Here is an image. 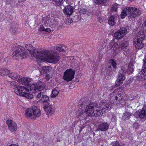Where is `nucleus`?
Returning <instances> with one entry per match:
<instances>
[{
	"label": "nucleus",
	"instance_id": "f257e3e1",
	"mask_svg": "<svg viewBox=\"0 0 146 146\" xmlns=\"http://www.w3.org/2000/svg\"><path fill=\"white\" fill-rule=\"evenodd\" d=\"M82 106H84L85 110L84 112L86 115L92 117L96 115H100L101 114V112L102 111L98 107V105L95 103H91L87 104L84 102L83 103L81 104Z\"/></svg>",
	"mask_w": 146,
	"mask_h": 146
},
{
	"label": "nucleus",
	"instance_id": "f03ea898",
	"mask_svg": "<svg viewBox=\"0 0 146 146\" xmlns=\"http://www.w3.org/2000/svg\"><path fill=\"white\" fill-rule=\"evenodd\" d=\"M38 53L40 59L47 60L50 63H56L60 59V57L58 54L54 53L50 55L51 53L48 50H42L39 52Z\"/></svg>",
	"mask_w": 146,
	"mask_h": 146
},
{
	"label": "nucleus",
	"instance_id": "7ed1b4c3",
	"mask_svg": "<svg viewBox=\"0 0 146 146\" xmlns=\"http://www.w3.org/2000/svg\"><path fill=\"white\" fill-rule=\"evenodd\" d=\"M25 114L27 117L35 119L36 117H38L40 116L41 113L37 107L33 106L32 109L28 108L26 110Z\"/></svg>",
	"mask_w": 146,
	"mask_h": 146
},
{
	"label": "nucleus",
	"instance_id": "20e7f679",
	"mask_svg": "<svg viewBox=\"0 0 146 146\" xmlns=\"http://www.w3.org/2000/svg\"><path fill=\"white\" fill-rule=\"evenodd\" d=\"M122 92L115 90L111 94L110 102L111 104H117L123 98Z\"/></svg>",
	"mask_w": 146,
	"mask_h": 146
},
{
	"label": "nucleus",
	"instance_id": "39448f33",
	"mask_svg": "<svg viewBox=\"0 0 146 146\" xmlns=\"http://www.w3.org/2000/svg\"><path fill=\"white\" fill-rule=\"evenodd\" d=\"M42 50H40L38 51L35 50V48L31 45L30 44H26L25 46V48H24V52L26 53V55L28 56L33 57L35 56L36 58L40 59L39 56L38 54L39 52Z\"/></svg>",
	"mask_w": 146,
	"mask_h": 146
},
{
	"label": "nucleus",
	"instance_id": "423d86ee",
	"mask_svg": "<svg viewBox=\"0 0 146 146\" xmlns=\"http://www.w3.org/2000/svg\"><path fill=\"white\" fill-rule=\"evenodd\" d=\"M126 9L128 10L127 15L128 18L131 19L140 15L141 13L140 10L134 7H128Z\"/></svg>",
	"mask_w": 146,
	"mask_h": 146
},
{
	"label": "nucleus",
	"instance_id": "0eeeda50",
	"mask_svg": "<svg viewBox=\"0 0 146 146\" xmlns=\"http://www.w3.org/2000/svg\"><path fill=\"white\" fill-rule=\"evenodd\" d=\"M26 53L24 52V48L21 46H19L18 49L14 51L12 54L13 59L17 60L21 58V59L25 58Z\"/></svg>",
	"mask_w": 146,
	"mask_h": 146
},
{
	"label": "nucleus",
	"instance_id": "6e6552de",
	"mask_svg": "<svg viewBox=\"0 0 146 146\" xmlns=\"http://www.w3.org/2000/svg\"><path fill=\"white\" fill-rule=\"evenodd\" d=\"M125 72L122 69H121L119 72L118 76L115 83V86L117 87L122 84L123 81L125 80V77L124 76Z\"/></svg>",
	"mask_w": 146,
	"mask_h": 146
},
{
	"label": "nucleus",
	"instance_id": "1a4fd4ad",
	"mask_svg": "<svg viewBox=\"0 0 146 146\" xmlns=\"http://www.w3.org/2000/svg\"><path fill=\"white\" fill-rule=\"evenodd\" d=\"M127 33V29L124 27L121 28L114 34L115 39L119 40L122 38Z\"/></svg>",
	"mask_w": 146,
	"mask_h": 146
},
{
	"label": "nucleus",
	"instance_id": "9d476101",
	"mask_svg": "<svg viewBox=\"0 0 146 146\" xmlns=\"http://www.w3.org/2000/svg\"><path fill=\"white\" fill-rule=\"evenodd\" d=\"M74 72L71 69H67L64 73V78L67 82L71 81L74 78Z\"/></svg>",
	"mask_w": 146,
	"mask_h": 146
},
{
	"label": "nucleus",
	"instance_id": "9b49d317",
	"mask_svg": "<svg viewBox=\"0 0 146 146\" xmlns=\"http://www.w3.org/2000/svg\"><path fill=\"white\" fill-rule=\"evenodd\" d=\"M6 123L8 126V129L10 131L13 132L17 130V124L15 122L11 120H7L6 121Z\"/></svg>",
	"mask_w": 146,
	"mask_h": 146
},
{
	"label": "nucleus",
	"instance_id": "f8f14e48",
	"mask_svg": "<svg viewBox=\"0 0 146 146\" xmlns=\"http://www.w3.org/2000/svg\"><path fill=\"white\" fill-rule=\"evenodd\" d=\"M109 127V125L107 122H104L100 124L98 126L96 131H107Z\"/></svg>",
	"mask_w": 146,
	"mask_h": 146
},
{
	"label": "nucleus",
	"instance_id": "ddd939ff",
	"mask_svg": "<svg viewBox=\"0 0 146 146\" xmlns=\"http://www.w3.org/2000/svg\"><path fill=\"white\" fill-rule=\"evenodd\" d=\"M15 93L17 95L20 96L23 95V93L26 91V89L25 87L22 86H18L15 88H13Z\"/></svg>",
	"mask_w": 146,
	"mask_h": 146
},
{
	"label": "nucleus",
	"instance_id": "4468645a",
	"mask_svg": "<svg viewBox=\"0 0 146 146\" xmlns=\"http://www.w3.org/2000/svg\"><path fill=\"white\" fill-rule=\"evenodd\" d=\"M119 46L116 42H114L113 41H111L109 45V48L111 50L113 53L117 54L119 53L118 51V48Z\"/></svg>",
	"mask_w": 146,
	"mask_h": 146
},
{
	"label": "nucleus",
	"instance_id": "2eb2a0df",
	"mask_svg": "<svg viewBox=\"0 0 146 146\" xmlns=\"http://www.w3.org/2000/svg\"><path fill=\"white\" fill-rule=\"evenodd\" d=\"M137 80H146V67L142 69L137 76Z\"/></svg>",
	"mask_w": 146,
	"mask_h": 146
},
{
	"label": "nucleus",
	"instance_id": "dca6fc26",
	"mask_svg": "<svg viewBox=\"0 0 146 146\" xmlns=\"http://www.w3.org/2000/svg\"><path fill=\"white\" fill-rule=\"evenodd\" d=\"M143 40H138V38H135L133 41V44L135 48L138 49L142 48L144 46V44L142 42Z\"/></svg>",
	"mask_w": 146,
	"mask_h": 146
},
{
	"label": "nucleus",
	"instance_id": "f3484780",
	"mask_svg": "<svg viewBox=\"0 0 146 146\" xmlns=\"http://www.w3.org/2000/svg\"><path fill=\"white\" fill-rule=\"evenodd\" d=\"M110 69H109L108 68V66H103L102 68V70L101 72L104 75H106L107 74H109L110 76H111L112 75V74H114L113 71L115 72L114 70H110Z\"/></svg>",
	"mask_w": 146,
	"mask_h": 146
},
{
	"label": "nucleus",
	"instance_id": "a211bd4d",
	"mask_svg": "<svg viewBox=\"0 0 146 146\" xmlns=\"http://www.w3.org/2000/svg\"><path fill=\"white\" fill-rule=\"evenodd\" d=\"M9 77L14 80H16L19 83L20 81L21 82V77L19 74L14 72H12L11 73H9Z\"/></svg>",
	"mask_w": 146,
	"mask_h": 146
},
{
	"label": "nucleus",
	"instance_id": "6ab92c4d",
	"mask_svg": "<svg viewBox=\"0 0 146 146\" xmlns=\"http://www.w3.org/2000/svg\"><path fill=\"white\" fill-rule=\"evenodd\" d=\"M26 87H25L26 89V91L29 92L33 90V93H35L36 92V85H35L34 84H28Z\"/></svg>",
	"mask_w": 146,
	"mask_h": 146
},
{
	"label": "nucleus",
	"instance_id": "aec40b11",
	"mask_svg": "<svg viewBox=\"0 0 146 146\" xmlns=\"http://www.w3.org/2000/svg\"><path fill=\"white\" fill-rule=\"evenodd\" d=\"M128 45V42L127 41H124L122 42L119 46L118 51L119 52L122 50H124L127 48Z\"/></svg>",
	"mask_w": 146,
	"mask_h": 146
},
{
	"label": "nucleus",
	"instance_id": "412c9836",
	"mask_svg": "<svg viewBox=\"0 0 146 146\" xmlns=\"http://www.w3.org/2000/svg\"><path fill=\"white\" fill-rule=\"evenodd\" d=\"M73 7L70 5L66 6L64 9V13L68 15H71L73 12Z\"/></svg>",
	"mask_w": 146,
	"mask_h": 146
},
{
	"label": "nucleus",
	"instance_id": "4be33fe9",
	"mask_svg": "<svg viewBox=\"0 0 146 146\" xmlns=\"http://www.w3.org/2000/svg\"><path fill=\"white\" fill-rule=\"evenodd\" d=\"M45 86V85L44 83L39 81L36 84V90L39 91H41L43 90Z\"/></svg>",
	"mask_w": 146,
	"mask_h": 146
},
{
	"label": "nucleus",
	"instance_id": "5701e85b",
	"mask_svg": "<svg viewBox=\"0 0 146 146\" xmlns=\"http://www.w3.org/2000/svg\"><path fill=\"white\" fill-rule=\"evenodd\" d=\"M56 49L60 52H65L67 49V48L65 45L62 44L57 45Z\"/></svg>",
	"mask_w": 146,
	"mask_h": 146
},
{
	"label": "nucleus",
	"instance_id": "b1692460",
	"mask_svg": "<svg viewBox=\"0 0 146 146\" xmlns=\"http://www.w3.org/2000/svg\"><path fill=\"white\" fill-rule=\"evenodd\" d=\"M43 108L45 111L47 113H49L51 111L52 108L50 104L48 103L44 105Z\"/></svg>",
	"mask_w": 146,
	"mask_h": 146
},
{
	"label": "nucleus",
	"instance_id": "393cba45",
	"mask_svg": "<svg viewBox=\"0 0 146 146\" xmlns=\"http://www.w3.org/2000/svg\"><path fill=\"white\" fill-rule=\"evenodd\" d=\"M145 37V34L144 32L143 31H139L137 35V37L135 38H138V40H143Z\"/></svg>",
	"mask_w": 146,
	"mask_h": 146
},
{
	"label": "nucleus",
	"instance_id": "a878e982",
	"mask_svg": "<svg viewBox=\"0 0 146 146\" xmlns=\"http://www.w3.org/2000/svg\"><path fill=\"white\" fill-rule=\"evenodd\" d=\"M10 73L9 71L5 68L0 69V75L3 76L6 75H9Z\"/></svg>",
	"mask_w": 146,
	"mask_h": 146
},
{
	"label": "nucleus",
	"instance_id": "bb28decb",
	"mask_svg": "<svg viewBox=\"0 0 146 146\" xmlns=\"http://www.w3.org/2000/svg\"><path fill=\"white\" fill-rule=\"evenodd\" d=\"M31 79L29 78H27L26 77L22 78L21 79V82L20 81V83L21 84H22L23 85L24 84H27L28 83L30 82L31 81Z\"/></svg>",
	"mask_w": 146,
	"mask_h": 146
},
{
	"label": "nucleus",
	"instance_id": "cd10ccee",
	"mask_svg": "<svg viewBox=\"0 0 146 146\" xmlns=\"http://www.w3.org/2000/svg\"><path fill=\"white\" fill-rule=\"evenodd\" d=\"M139 115L141 118H146V110H145V108H143L141 111L139 112Z\"/></svg>",
	"mask_w": 146,
	"mask_h": 146
},
{
	"label": "nucleus",
	"instance_id": "c85d7f7f",
	"mask_svg": "<svg viewBox=\"0 0 146 146\" xmlns=\"http://www.w3.org/2000/svg\"><path fill=\"white\" fill-rule=\"evenodd\" d=\"M115 17L113 15H112L109 17L108 23L111 26H113L115 23V21L114 20Z\"/></svg>",
	"mask_w": 146,
	"mask_h": 146
},
{
	"label": "nucleus",
	"instance_id": "c756f323",
	"mask_svg": "<svg viewBox=\"0 0 146 146\" xmlns=\"http://www.w3.org/2000/svg\"><path fill=\"white\" fill-rule=\"evenodd\" d=\"M116 63L113 60H110V62L109 63V64L108 65V68L109 69H111V66H112L113 69H115L116 68Z\"/></svg>",
	"mask_w": 146,
	"mask_h": 146
},
{
	"label": "nucleus",
	"instance_id": "7c9ffc66",
	"mask_svg": "<svg viewBox=\"0 0 146 146\" xmlns=\"http://www.w3.org/2000/svg\"><path fill=\"white\" fill-rule=\"evenodd\" d=\"M106 102H100L99 107H98L100 108V110L102 111L101 112H102L105 110V106L106 105Z\"/></svg>",
	"mask_w": 146,
	"mask_h": 146
},
{
	"label": "nucleus",
	"instance_id": "2f4dec72",
	"mask_svg": "<svg viewBox=\"0 0 146 146\" xmlns=\"http://www.w3.org/2000/svg\"><path fill=\"white\" fill-rule=\"evenodd\" d=\"M131 115V113L129 112L124 113L122 116V119L123 120L129 119Z\"/></svg>",
	"mask_w": 146,
	"mask_h": 146
},
{
	"label": "nucleus",
	"instance_id": "473e14b6",
	"mask_svg": "<svg viewBox=\"0 0 146 146\" xmlns=\"http://www.w3.org/2000/svg\"><path fill=\"white\" fill-rule=\"evenodd\" d=\"M50 19V15H48L42 18V21L45 24H48V23L49 22V20Z\"/></svg>",
	"mask_w": 146,
	"mask_h": 146
},
{
	"label": "nucleus",
	"instance_id": "72a5a7b5",
	"mask_svg": "<svg viewBox=\"0 0 146 146\" xmlns=\"http://www.w3.org/2000/svg\"><path fill=\"white\" fill-rule=\"evenodd\" d=\"M58 22L55 20L54 19H51L50 21L48 23V24L52 26L53 27H55L56 26H58Z\"/></svg>",
	"mask_w": 146,
	"mask_h": 146
},
{
	"label": "nucleus",
	"instance_id": "f704fd0d",
	"mask_svg": "<svg viewBox=\"0 0 146 146\" xmlns=\"http://www.w3.org/2000/svg\"><path fill=\"white\" fill-rule=\"evenodd\" d=\"M126 8H124L122 10L120 14L121 18L122 19H124L127 15L128 10L126 9Z\"/></svg>",
	"mask_w": 146,
	"mask_h": 146
},
{
	"label": "nucleus",
	"instance_id": "c9c22d12",
	"mask_svg": "<svg viewBox=\"0 0 146 146\" xmlns=\"http://www.w3.org/2000/svg\"><path fill=\"white\" fill-rule=\"evenodd\" d=\"M59 94V91L58 90L55 89H54L52 90V94L51 97L52 98H54L56 97Z\"/></svg>",
	"mask_w": 146,
	"mask_h": 146
},
{
	"label": "nucleus",
	"instance_id": "e433bc0d",
	"mask_svg": "<svg viewBox=\"0 0 146 146\" xmlns=\"http://www.w3.org/2000/svg\"><path fill=\"white\" fill-rule=\"evenodd\" d=\"M22 96L29 99H31L33 97V95L29 93H25V92L23 93V95Z\"/></svg>",
	"mask_w": 146,
	"mask_h": 146
},
{
	"label": "nucleus",
	"instance_id": "4c0bfd02",
	"mask_svg": "<svg viewBox=\"0 0 146 146\" xmlns=\"http://www.w3.org/2000/svg\"><path fill=\"white\" fill-rule=\"evenodd\" d=\"M49 100V97L47 95H43L41 99V100L43 102H47Z\"/></svg>",
	"mask_w": 146,
	"mask_h": 146
},
{
	"label": "nucleus",
	"instance_id": "58836bf2",
	"mask_svg": "<svg viewBox=\"0 0 146 146\" xmlns=\"http://www.w3.org/2000/svg\"><path fill=\"white\" fill-rule=\"evenodd\" d=\"M108 0H94L95 3L98 4H103L107 3Z\"/></svg>",
	"mask_w": 146,
	"mask_h": 146
},
{
	"label": "nucleus",
	"instance_id": "ea45409f",
	"mask_svg": "<svg viewBox=\"0 0 146 146\" xmlns=\"http://www.w3.org/2000/svg\"><path fill=\"white\" fill-rule=\"evenodd\" d=\"M53 3L56 5L59 6L63 3V0H52Z\"/></svg>",
	"mask_w": 146,
	"mask_h": 146
},
{
	"label": "nucleus",
	"instance_id": "a19ab883",
	"mask_svg": "<svg viewBox=\"0 0 146 146\" xmlns=\"http://www.w3.org/2000/svg\"><path fill=\"white\" fill-rule=\"evenodd\" d=\"M118 5L117 4H115L112 6L111 8V11L112 12L113 11L116 12L117 8Z\"/></svg>",
	"mask_w": 146,
	"mask_h": 146
},
{
	"label": "nucleus",
	"instance_id": "79ce46f5",
	"mask_svg": "<svg viewBox=\"0 0 146 146\" xmlns=\"http://www.w3.org/2000/svg\"><path fill=\"white\" fill-rule=\"evenodd\" d=\"M112 146H121L118 142L117 141H114L111 143Z\"/></svg>",
	"mask_w": 146,
	"mask_h": 146
},
{
	"label": "nucleus",
	"instance_id": "37998d69",
	"mask_svg": "<svg viewBox=\"0 0 146 146\" xmlns=\"http://www.w3.org/2000/svg\"><path fill=\"white\" fill-rule=\"evenodd\" d=\"M11 87L13 88L18 86H17V83L14 81H12L11 82Z\"/></svg>",
	"mask_w": 146,
	"mask_h": 146
},
{
	"label": "nucleus",
	"instance_id": "c03bdc74",
	"mask_svg": "<svg viewBox=\"0 0 146 146\" xmlns=\"http://www.w3.org/2000/svg\"><path fill=\"white\" fill-rule=\"evenodd\" d=\"M48 67L46 66H44L42 68V70L45 73H46L48 71Z\"/></svg>",
	"mask_w": 146,
	"mask_h": 146
},
{
	"label": "nucleus",
	"instance_id": "a18cd8bd",
	"mask_svg": "<svg viewBox=\"0 0 146 146\" xmlns=\"http://www.w3.org/2000/svg\"><path fill=\"white\" fill-rule=\"evenodd\" d=\"M140 125L138 123L135 122L133 124V127L135 129H138Z\"/></svg>",
	"mask_w": 146,
	"mask_h": 146
},
{
	"label": "nucleus",
	"instance_id": "49530a36",
	"mask_svg": "<svg viewBox=\"0 0 146 146\" xmlns=\"http://www.w3.org/2000/svg\"><path fill=\"white\" fill-rule=\"evenodd\" d=\"M142 27L144 30L146 31V20L144 22L143 24Z\"/></svg>",
	"mask_w": 146,
	"mask_h": 146
},
{
	"label": "nucleus",
	"instance_id": "de8ad7c7",
	"mask_svg": "<svg viewBox=\"0 0 146 146\" xmlns=\"http://www.w3.org/2000/svg\"><path fill=\"white\" fill-rule=\"evenodd\" d=\"M105 110L110 109L111 108V106L110 104L108 103H106V105L105 106Z\"/></svg>",
	"mask_w": 146,
	"mask_h": 146
},
{
	"label": "nucleus",
	"instance_id": "09e8293b",
	"mask_svg": "<svg viewBox=\"0 0 146 146\" xmlns=\"http://www.w3.org/2000/svg\"><path fill=\"white\" fill-rule=\"evenodd\" d=\"M43 95V93L41 92H39L37 95L36 97L37 98H39L41 97Z\"/></svg>",
	"mask_w": 146,
	"mask_h": 146
},
{
	"label": "nucleus",
	"instance_id": "8fccbe9b",
	"mask_svg": "<svg viewBox=\"0 0 146 146\" xmlns=\"http://www.w3.org/2000/svg\"><path fill=\"white\" fill-rule=\"evenodd\" d=\"M10 30L11 32L14 33H16L17 31L15 27L11 28Z\"/></svg>",
	"mask_w": 146,
	"mask_h": 146
},
{
	"label": "nucleus",
	"instance_id": "3c124183",
	"mask_svg": "<svg viewBox=\"0 0 146 146\" xmlns=\"http://www.w3.org/2000/svg\"><path fill=\"white\" fill-rule=\"evenodd\" d=\"M46 79L47 81H49V80L50 79V77L48 75H46Z\"/></svg>",
	"mask_w": 146,
	"mask_h": 146
},
{
	"label": "nucleus",
	"instance_id": "603ef678",
	"mask_svg": "<svg viewBox=\"0 0 146 146\" xmlns=\"http://www.w3.org/2000/svg\"><path fill=\"white\" fill-rule=\"evenodd\" d=\"M39 30L40 31H44L45 29L42 25H40V27Z\"/></svg>",
	"mask_w": 146,
	"mask_h": 146
},
{
	"label": "nucleus",
	"instance_id": "864d4df0",
	"mask_svg": "<svg viewBox=\"0 0 146 146\" xmlns=\"http://www.w3.org/2000/svg\"><path fill=\"white\" fill-rule=\"evenodd\" d=\"M44 31L48 33H50L51 32V30L50 28H48L45 29Z\"/></svg>",
	"mask_w": 146,
	"mask_h": 146
},
{
	"label": "nucleus",
	"instance_id": "5fc2aeb1",
	"mask_svg": "<svg viewBox=\"0 0 146 146\" xmlns=\"http://www.w3.org/2000/svg\"><path fill=\"white\" fill-rule=\"evenodd\" d=\"M13 0H6V3L7 4H10L12 1Z\"/></svg>",
	"mask_w": 146,
	"mask_h": 146
},
{
	"label": "nucleus",
	"instance_id": "6e6d98bb",
	"mask_svg": "<svg viewBox=\"0 0 146 146\" xmlns=\"http://www.w3.org/2000/svg\"><path fill=\"white\" fill-rule=\"evenodd\" d=\"M102 44H100L98 46V48L99 50L101 49L102 48L103 46H102Z\"/></svg>",
	"mask_w": 146,
	"mask_h": 146
},
{
	"label": "nucleus",
	"instance_id": "4d7b16f0",
	"mask_svg": "<svg viewBox=\"0 0 146 146\" xmlns=\"http://www.w3.org/2000/svg\"><path fill=\"white\" fill-rule=\"evenodd\" d=\"M84 113H83V112L82 111H80L79 112V113L78 114V115L79 116H81L83 114H84Z\"/></svg>",
	"mask_w": 146,
	"mask_h": 146
},
{
	"label": "nucleus",
	"instance_id": "13d9d810",
	"mask_svg": "<svg viewBox=\"0 0 146 146\" xmlns=\"http://www.w3.org/2000/svg\"><path fill=\"white\" fill-rule=\"evenodd\" d=\"M73 22V21L71 19H69L68 20V23L69 24H71Z\"/></svg>",
	"mask_w": 146,
	"mask_h": 146
},
{
	"label": "nucleus",
	"instance_id": "bf43d9fd",
	"mask_svg": "<svg viewBox=\"0 0 146 146\" xmlns=\"http://www.w3.org/2000/svg\"><path fill=\"white\" fill-rule=\"evenodd\" d=\"M98 21L100 23H101L103 22V20L102 18L100 17H99L98 18Z\"/></svg>",
	"mask_w": 146,
	"mask_h": 146
},
{
	"label": "nucleus",
	"instance_id": "052dcab7",
	"mask_svg": "<svg viewBox=\"0 0 146 146\" xmlns=\"http://www.w3.org/2000/svg\"><path fill=\"white\" fill-rule=\"evenodd\" d=\"M144 106V108H145V110H146V105H145Z\"/></svg>",
	"mask_w": 146,
	"mask_h": 146
},
{
	"label": "nucleus",
	"instance_id": "680f3d73",
	"mask_svg": "<svg viewBox=\"0 0 146 146\" xmlns=\"http://www.w3.org/2000/svg\"><path fill=\"white\" fill-rule=\"evenodd\" d=\"M145 89H146V84H145Z\"/></svg>",
	"mask_w": 146,
	"mask_h": 146
},
{
	"label": "nucleus",
	"instance_id": "e2e57ef3",
	"mask_svg": "<svg viewBox=\"0 0 146 146\" xmlns=\"http://www.w3.org/2000/svg\"><path fill=\"white\" fill-rule=\"evenodd\" d=\"M129 1H134V0H129Z\"/></svg>",
	"mask_w": 146,
	"mask_h": 146
}]
</instances>
